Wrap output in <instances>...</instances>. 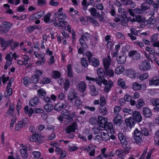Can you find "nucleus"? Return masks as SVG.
Listing matches in <instances>:
<instances>
[{"label": "nucleus", "instance_id": "23", "mask_svg": "<svg viewBox=\"0 0 159 159\" xmlns=\"http://www.w3.org/2000/svg\"><path fill=\"white\" fill-rule=\"evenodd\" d=\"M127 75L131 78H135L136 73L135 70L133 69H129L128 70L127 72Z\"/></svg>", "mask_w": 159, "mask_h": 159}, {"label": "nucleus", "instance_id": "28", "mask_svg": "<svg viewBox=\"0 0 159 159\" xmlns=\"http://www.w3.org/2000/svg\"><path fill=\"white\" fill-rule=\"evenodd\" d=\"M77 98H78V96H77L76 93H69L68 96V99L71 102L74 99H76Z\"/></svg>", "mask_w": 159, "mask_h": 159}, {"label": "nucleus", "instance_id": "20", "mask_svg": "<svg viewBox=\"0 0 159 159\" xmlns=\"http://www.w3.org/2000/svg\"><path fill=\"white\" fill-rule=\"evenodd\" d=\"M66 16L65 15L61 16V17H59L58 19V23L60 24V25L59 26H61L62 25H65V27L66 25L67 24V22L65 21L64 19L66 18Z\"/></svg>", "mask_w": 159, "mask_h": 159}, {"label": "nucleus", "instance_id": "8", "mask_svg": "<svg viewBox=\"0 0 159 159\" xmlns=\"http://www.w3.org/2000/svg\"><path fill=\"white\" fill-rule=\"evenodd\" d=\"M90 37L89 34L87 33H85L82 34L80 39V43L82 46H83L85 43V42L88 41Z\"/></svg>", "mask_w": 159, "mask_h": 159}, {"label": "nucleus", "instance_id": "22", "mask_svg": "<svg viewBox=\"0 0 159 159\" xmlns=\"http://www.w3.org/2000/svg\"><path fill=\"white\" fill-rule=\"evenodd\" d=\"M78 86L79 91L82 93H84L86 88V84L84 82L82 81L79 84Z\"/></svg>", "mask_w": 159, "mask_h": 159}, {"label": "nucleus", "instance_id": "47", "mask_svg": "<svg viewBox=\"0 0 159 159\" xmlns=\"http://www.w3.org/2000/svg\"><path fill=\"white\" fill-rule=\"evenodd\" d=\"M67 73L68 76L71 77L72 76L73 73L72 72V68L71 65L70 64H68L67 66Z\"/></svg>", "mask_w": 159, "mask_h": 159}, {"label": "nucleus", "instance_id": "63", "mask_svg": "<svg viewBox=\"0 0 159 159\" xmlns=\"http://www.w3.org/2000/svg\"><path fill=\"white\" fill-rule=\"evenodd\" d=\"M38 135H34L32 136H30L29 137V140L31 141L36 142L38 140Z\"/></svg>", "mask_w": 159, "mask_h": 159}, {"label": "nucleus", "instance_id": "46", "mask_svg": "<svg viewBox=\"0 0 159 159\" xmlns=\"http://www.w3.org/2000/svg\"><path fill=\"white\" fill-rule=\"evenodd\" d=\"M118 137L121 143L127 141L126 140V138L125 137L122 133H119L118 134Z\"/></svg>", "mask_w": 159, "mask_h": 159}, {"label": "nucleus", "instance_id": "12", "mask_svg": "<svg viewBox=\"0 0 159 159\" xmlns=\"http://www.w3.org/2000/svg\"><path fill=\"white\" fill-rule=\"evenodd\" d=\"M134 133L135 135L134 139L136 140V142L138 144L140 142L142 141V139L140 137L141 134V131H140L137 129H136L134 130Z\"/></svg>", "mask_w": 159, "mask_h": 159}, {"label": "nucleus", "instance_id": "54", "mask_svg": "<svg viewBox=\"0 0 159 159\" xmlns=\"http://www.w3.org/2000/svg\"><path fill=\"white\" fill-rule=\"evenodd\" d=\"M91 61L92 65L95 67L98 66L99 65V61L95 58H94Z\"/></svg>", "mask_w": 159, "mask_h": 159}, {"label": "nucleus", "instance_id": "43", "mask_svg": "<svg viewBox=\"0 0 159 159\" xmlns=\"http://www.w3.org/2000/svg\"><path fill=\"white\" fill-rule=\"evenodd\" d=\"M145 105V103L142 99H139L137 102L136 106L137 108H139Z\"/></svg>", "mask_w": 159, "mask_h": 159}, {"label": "nucleus", "instance_id": "36", "mask_svg": "<svg viewBox=\"0 0 159 159\" xmlns=\"http://www.w3.org/2000/svg\"><path fill=\"white\" fill-rule=\"evenodd\" d=\"M97 74L99 76V77L103 78L105 75V70L102 68H99L97 71Z\"/></svg>", "mask_w": 159, "mask_h": 159}, {"label": "nucleus", "instance_id": "42", "mask_svg": "<svg viewBox=\"0 0 159 159\" xmlns=\"http://www.w3.org/2000/svg\"><path fill=\"white\" fill-rule=\"evenodd\" d=\"M149 84L150 85H159V79H155V78H153L152 80H149Z\"/></svg>", "mask_w": 159, "mask_h": 159}, {"label": "nucleus", "instance_id": "51", "mask_svg": "<svg viewBox=\"0 0 159 159\" xmlns=\"http://www.w3.org/2000/svg\"><path fill=\"white\" fill-rule=\"evenodd\" d=\"M39 79V77H38L37 76L33 75L31 78V80L34 83L36 84L38 83Z\"/></svg>", "mask_w": 159, "mask_h": 159}, {"label": "nucleus", "instance_id": "45", "mask_svg": "<svg viewBox=\"0 0 159 159\" xmlns=\"http://www.w3.org/2000/svg\"><path fill=\"white\" fill-rule=\"evenodd\" d=\"M88 18L89 22L94 24L95 26H98L99 25L97 20L92 17H89Z\"/></svg>", "mask_w": 159, "mask_h": 159}, {"label": "nucleus", "instance_id": "14", "mask_svg": "<svg viewBox=\"0 0 159 159\" xmlns=\"http://www.w3.org/2000/svg\"><path fill=\"white\" fill-rule=\"evenodd\" d=\"M67 107L66 104L61 102H59L55 105L54 109L57 111H60L63 108H66Z\"/></svg>", "mask_w": 159, "mask_h": 159}, {"label": "nucleus", "instance_id": "16", "mask_svg": "<svg viewBox=\"0 0 159 159\" xmlns=\"http://www.w3.org/2000/svg\"><path fill=\"white\" fill-rule=\"evenodd\" d=\"M125 121L127 125L130 128H131V127L134 125V120L131 117H129L128 118H126L125 120Z\"/></svg>", "mask_w": 159, "mask_h": 159}, {"label": "nucleus", "instance_id": "25", "mask_svg": "<svg viewBox=\"0 0 159 159\" xmlns=\"http://www.w3.org/2000/svg\"><path fill=\"white\" fill-rule=\"evenodd\" d=\"M90 93L93 96H96L98 95V93L96 90L94 86H90Z\"/></svg>", "mask_w": 159, "mask_h": 159}, {"label": "nucleus", "instance_id": "29", "mask_svg": "<svg viewBox=\"0 0 159 159\" xmlns=\"http://www.w3.org/2000/svg\"><path fill=\"white\" fill-rule=\"evenodd\" d=\"M125 67L123 66H120L116 67L115 69V73L117 74H120L124 70Z\"/></svg>", "mask_w": 159, "mask_h": 159}, {"label": "nucleus", "instance_id": "48", "mask_svg": "<svg viewBox=\"0 0 159 159\" xmlns=\"http://www.w3.org/2000/svg\"><path fill=\"white\" fill-rule=\"evenodd\" d=\"M12 94V89L11 88H7L6 90L4 93V96L6 97H8Z\"/></svg>", "mask_w": 159, "mask_h": 159}, {"label": "nucleus", "instance_id": "27", "mask_svg": "<svg viewBox=\"0 0 159 159\" xmlns=\"http://www.w3.org/2000/svg\"><path fill=\"white\" fill-rule=\"evenodd\" d=\"M142 85L137 82H134L132 85L133 89L135 91L139 90L141 89Z\"/></svg>", "mask_w": 159, "mask_h": 159}, {"label": "nucleus", "instance_id": "35", "mask_svg": "<svg viewBox=\"0 0 159 159\" xmlns=\"http://www.w3.org/2000/svg\"><path fill=\"white\" fill-rule=\"evenodd\" d=\"M44 108L47 112H49L53 109V107L52 104L48 103L44 106Z\"/></svg>", "mask_w": 159, "mask_h": 159}, {"label": "nucleus", "instance_id": "19", "mask_svg": "<svg viewBox=\"0 0 159 159\" xmlns=\"http://www.w3.org/2000/svg\"><path fill=\"white\" fill-rule=\"evenodd\" d=\"M143 115L147 117H150L152 115L151 110L146 107L143 108Z\"/></svg>", "mask_w": 159, "mask_h": 159}, {"label": "nucleus", "instance_id": "39", "mask_svg": "<svg viewBox=\"0 0 159 159\" xmlns=\"http://www.w3.org/2000/svg\"><path fill=\"white\" fill-rule=\"evenodd\" d=\"M37 92L39 97L41 98H42L46 95V92L42 89H39Z\"/></svg>", "mask_w": 159, "mask_h": 159}, {"label": "nucleus", "instance_id": "60", "mask_svg": "<svg viewBox=\"0 0 159 159\" xmlns=\"http://www.w3.org/2000/svg\"><path fill=\"white\" fill-rule=\"evenodd\" d=\"M28 31L30 33H31L34 30L37 29V27L36 25L28 27L27 28Z\"/></svg>", "mask_w": 159, "mask_h": 159}, {"label": "nucleus", "instance_id": "57", "mask_svg": "<svg viewBox=\"0 0 159 159\" xmlns=\"http://www.w3.org/2000/svg\"><path fill=\"white\" fill-rule=\"evenodd\" d=\"M25 126V125L23 124L22 123L21 121H20L18 123L16 126L15 129L16 130H19L21 128Z\"/></svg>", "mask_w": 159, "mask_h": 159}, {"label": "nucleus", "instance_id": "18", "mask_svg": "<svg viewBox=\"0 0 159 159\" xmlns=\"http://www.w3.org/2000/svg\"><path fill=\"white\" fill-rule=\"evenodd\" d=\"M113 84L112 81L110 80L108 82V84L105 85L104 91L106 93L110 91L111 88L113 86Z\"/></svg>", "mask_w": 159, "mask_h": 159}, {"label": "nucleus", "instance_id": "3", "mask_svg": "<svg viewBox=\"0 0 159 159\" xmlns=\"http://www.w3.org/2000/svg\"><path fill=\"white\" fill-rule=\"evenodd\" d=\"M139 67L140 70L143 71L150 70L151 68V66L149 61L145 60L142 61L139 64Z\"/></svg>", "mask_w": 159, "mask_h": 159}, {"label": "nucleus", "instance_id": "61", "mask_svg": "<svg viewBox=\"0 0 159 159\" xmlns=\"http://www.w3.org/2000/svg\"><path fill=\"white\" fill-rule=\"evenodd\" d=\"M121 110V108L120 106H116L114 108V113L115 115H118V113Z\"/></svg>", "mask_w": 159, "mask_h": 159}, {"label": "nucleus", "instance_id": "6", "mask_svg": "<svg viewBox=\"0 0 159 159\" xmlns=\"http://www.w3.org/2000/svg\"><path fill=\"white\" fill-rule=\"evenodd\" d=\"M132 114L133 118L134 120L138 122H140L142 120V116L139 111H133Z\"/></svg>", "mask_w": 159, "mask_h": 159}, {"label": "nucleus", "instance_id": "32", "mask_svg": "<svg viewBox=\"0 0 159 159\" xmlns=\"http://www.w3.org/2000/svg\"><path fill=\"white\" fill-rule=\"evenodd\" d=\"M126 59V56L125 55H123L122 56H119L117 60L119 64H122L125 63Z\"/></svg>", "mask_w": 159, "mask_h": 159}, {"label": "nucleus", "instance_id": "34", "mask_svg": "<svg viewBox=\"0 0 159 159\" xmlns=\"http://www.w3.org/2000/svg\"><path fill=\"white\" fill-rule=\"evenodd\" d=\"M82 102L81 100L79 98L78 96V98L75 100L74 102V106L77 107H79L82 105Z\"/></svg>", "mask_w": 159, "mask_h": 159}, {"label": "nucleus", "instance_id": "58", "mask_svg": "<svg viewBox=\"0 0 159 159\" xmlns=\"http://www.w3.org/2000/svg\"><path fill=\"white\" fill-rule=\"evenodd\" d=\"M70 85V80L68 79H66L64 83V88L66 90L68 89Z\"/></svg>", "mask_w": 159, "mask_h": 159}, {"label": "nucleus", "instance_id": "52", "mask_svg": "<svg viewBox=\"0 0 159 159\" xmlns=\"http://www.w3.org/2000/svg\"><path fill=\"white\" fill-rule=\"evenodd\" d=\"M150 5L146 2L143 3L141 5V8L144 10L148 9L150 8Z\"/></svg>", "mask_w": 159, "mask_h": 159}, {"label": "nucleus", "instance_id": "13", "mask_svg": "<svg viewBox=\"0 0 159 159\" xmlns=\"http://www.w3.org/2000/svg\"><path fill=\"white\" fill-rule=\"evenodd\" d=\"M129 57H132L134 60L139 59L140 57L139 54L135 50L129 52Z\"/></svg>", "mask_w": 159, "mask_h": 159}, {"label": "nucleus", "instance_id": "15", "mask_svg": "<svg viewBox=\"0 0 159 159\" xmlns=\"http://www.w3.org/2000/svg\"><path fill=\"white\" fill-rule=\"evenodd\" d=\"M102 78L99 77L96 78H94L89 76L86 77V79L87 80H89V81L92 80L93 81H95L96 82V83L99 86H101L102 85Z\"/></svg>", "mask_w": 159, "mask_h": 159}, {"label": "nucleus", "instance_id": "64", "mask_svg": "<svg viewBox=\"0 0 159 159\" xmlns=\"http://www.w3.org/2000/svg\"><path fill=\"white\" fill-rule=\"evenodd\" d=\"M60 74L57 71H54L53 72V77L55 79H57L60 77Z\"/></svg>", "mask_w": 159, "mask_h": 159}, {"label": "nucleus", "instance_id": "56", "mask_svg": "<svg viewBox=\"0 0 159 159\" xmlns=\"http://www.w3.org/2000/svg\"><path fill=\"white\" fill-rule=\"evenodd\" d=\"M57 97V98L60 101L64 100L66 99V96L63 93H60Z\"/></svg>", "mask_w": 159, "mask_h": 159}, {"label": "nucleus", "instance_id": "33", "mask_svg": "<svg viewBox=\"0 0 159 159\" xmlns=\"http://www.w3.org/2000/svg\"><path fill=\"white\" fill-rule=\"evenodd\" d=\"M145 23H146V25H154L156 22V19L154 18L153 17L151 16L148 19L145 20Z\"/></svg>", "mask_w": 159, "mask_h": 159}, {"label": "nucleus", "instance_id": "17", "mask_svg": "<svg viewBox=\"0 0 159 159\" xmlns=\"http://www.w3.org/2000/svg\"><path fill=\"white\" fill-rule=\"evenodd\" d=\"M122 145V147L124 148L123 149H122L125 153V154H127L129 153V150L131 149V148L129 145H127V141L125 142L124 143H121Z\"/></svg>", "mask_w": 159, "mask_h": 159}, {"label": "nucleus", "instance_id": "38", "mask_svg": "<svg viewBox=\"0 0 159 159\" xmlns=\"http://www.w3.org/2000/svg\"><path fill=\"white\" fill-rule=\"evenodd\" d=\"M136 21L139 23L144 22L145 24L146 19L144 17L142 16L139 15L135 17Z\"/></svg>", "mask_w": 159, "mask_h": 159}, {"label": "nucleus", "instance_id": "2", "mask_svg": "<svg viewBox=\"0 0 159 159\" xmlns=\"http://www.w3.org/2000/svg\"><path fill=\"white\" fill-rule=\"evenodd\" d=\"M12 26V24L6 21H0V33H7Z\"/></svg>", "mask_w": 159, "mask_h": 159}, {"label": "nucleus", "instance_id": "24", "mask_svg": "<svg viewBox=\"0 0 159 159\" xmlns=\"http://www.w3.org/2000/svg\"><path fill=\"white\" fill-rule=\"evenodd\" d=\"M39 100L37 97H34L31 99L29 102V105L31 106H35L39 102Z\"/></svg>", "mask_w": 159, "mask_h": 159}, {"label": "nucleus", "instance_id": "44", "mask_svg": "<svg viewBox=\"0 0 159 159\" xmlns=\"http://www.w3.org/2000/svg\"><path fill=\"white\" fill-rule=\"evenodd\" d=\"M51 14L50 12H49L43 18V20L45 23H48L51 22L50 18L51 16Z\"/></svg>", "mask_w": 159, "mask_h": 159}, {"label": "nucleus", "instance_id": "21", "mask_svg": "<svg viewBox=\"0 0 159 159\" xmlns=\"http://www.w3.org/2000/svg\"><path fill=\"white\" fill-rule=\"evenodd\" d=\"M105 75L106 76L113 77L114 75V72L113 70L110 69L109 68L104 69Z\"/></svg>", "mask_w": 159, "mask_h": 159}, {"label": "nucleus", "instance_id": "7", "mask_svg": "<svg viewBox=\"0 0 159 159\" xmlns=\"http://www.w3.org/2000/svg\"><path fill=\"white\" fill-rule=\"evenodd\" d=\"M111 62V60L109 55L104 58L103 60V66L104 69L110 67Z\"/></svg>", "mask_w": 159, "mask_h": 159}, {"label": "nucleus", "instance_id": "11", "mask_svg": "<svg viewBox=\"0 0 159 159\" xmlns=\"http://www.w3.org/2000/svg\"><path fill=\"white\" fill-rule=\"evenodd\" d=\"M98 123L99 124L100 126L102 127L105 126L107 121V118L104 117L102 116H98Z\"/></svg>", "mask_w": 159, "mask_h": 159}, {"label": "nucleus", "instance_id": "26", "mask_svg": "<svg viewBox=\"0 0 159 159\" xmlns=\"http://www.w3.org/2000/svg\"><path fill=\"white\" fill-rule=\"evenodd\" d=\"M24 111L25 112L26 114H28L29 117H31L32 114L34 112V111L32 108H30L29 110V107L28 106H26L24 108Z\"/></svg>", "mask_w": 159, "mask_h": 159}, {"label": "nucleus", "instance_id": "62", "mask_svg": "<svg viewBox=\"0 0 159 159\" xmlns=\"http://www.w3.org/2000/svg\"><path fill=\"white\" fill-rule=\"evenodd\" d=\"M29 78L28 77H25L23 79V83L26 86H27L29 84Z\"/></svg>", "mask_w": 159, "mask_h": 159}, {"label": "nucleus", "instance_id": "40", "mask_svg": "<svg viewBox=\"0 0 159 159\" xmlns=\"http://www.w3.org/2000/svg\"><path fill=\"white\" fill-rule=\"evenodd\" d=\"M101 107L100 109V112L103 115H105L107 112V108L106 105L100 106Z\"/></svg>", "mask_w": 159, "mask_h": 159}, {"label": "nucleus", "instance_id": "49", "mask_svg": "<svg viewBox=\"0 0 159 159\" xmlns=\"http://www.w3.org/2000/svg\"><path fill=\"white\" fill-rule=\"evenodd\" d=\"M81 63L82 66L87 67L88 66V62L87 59L85 57H83L81 59Z\"/></svg>", "mask_w": 159, "mask_h": 159}, {"label": "nucleus", "instance_id": "31", "mask_svg": "<svg viewBox=\"0 0 159 159\" xmlns=\"http://www.w3.org/2000/svg\"><path fill=\"white\" fill-rule=\"evenodd\" d=\"M101 138L103 141H107L110 139V136L108 133L104 132L101 133Z\"/></svg>", "mask_w": 159, "mask_h": 159}, {"label": "nucleus", "instance_id": "41", "mask_svg": "<svg viewBox=\"0 0 159 159\" xmlns=\"http://www.w3.org/2000/svg\"><path fill=\"white\" fill-rule=\"evenodd\" d=\"M118 84L119 86L123 89H125L126 88L125 83L122 79H119Z\"/></svg>", "mask_w": 159, "mask_h": 159}, {"label": "nucleus", "instance_id": "30", "mask_svg": "<svg viewBox=\"0 0 159 159\" xmlns=\"http://www.w3.org/2000/svg\"><path fill=\"white\" fill-rule=\"evenodd\" d=\"M121 117L119 115H117L114 118L113 122L115 124H121Z\"/></svg>", "mask_w": 159, "mask_h": 159}, {"label": "nucleus", "instance_id": "50", "mask_svg": "<svg viewBox=\"0 0 159 159\" xmlns=\"http://www.w3.org/2000/svg\"><path fill=\"white\" fill-rule=\"evenodd\" d=\"M14 109L15 107L14 104L11 103L10 105L7 113L10 114H13L14 112Z\"/></svg>", "mask_w": 159, "mask_h": 159}, {"label": "nucleus", "instance_id": "55", "mask_svg": "<svg viewBox=\"0 0 159 159\" xmlns=\"http://www.w3.org/2000/svg\"><path fill=\"white\" fill-rule=\"evenodd\" d=\"M34 157L35 158H39L41 156L40 152L39 151H34L32 152Z\"/></svg>", "mask_w": 159, "mask_h": 159}, {"label": "nucleus", "instance_id": "4", "mask_svg": "<svg viewBox=\"0 0 159 159\" xmlns=\"http://www.w3.org/2000/svg\"><path fill=\"white\" fill-rule=\"evenodd\" d=\"M78 129L77 123L75 122H73L71 125L67 126L65 129L66 134H69L71 133L75 132L76 129Z\"/></svg>", "mask_w": 159, "mask_h": 159}, {"label": "nucleus", "instance_id": "53", "mask_svg": "<svg viewBox=\"0 0 159 159\" xmlns=\"http://www.w3.org/2000/svg\"><path fill=\"white\" fill-rule=\"evenodd\" d=\"M89 11L91 13V15L93 16H95L97 14L96 9L93 7L89 9Z\"/></svg>", "mask_w": 159, "mask_h": 159}, {"label": "nucleus", "instance_id": "10", "mask_svg": "<svg viewBox=\"0 0 159 159\" xmlns=\"http://www.w3.org/2000/svg\"><path fill=\"white\" fill-rule=\"evenodd\" d=\"M152 104L155 106L153 108L154 111L159 112V98H153L151 100Z\"/></svg>", "mask_w": 159, "mask_h": 159}, {"label": "nucleus", "instance_id": "1", "mask_svg": "<svg viewBox=\"0 0 159 159\" xmlns=\"http://www.w3.org/2000/svg\"><path fill=\"white\" fill-rule=\"evenodd\" d=\"M61 115L64 119L70 121H72L73 120V118H75L76 117V115L74 112L71 113V111L67 109H64L61 111Z\"/></svg>", "mask_w": 159, "mask_h": 159}, {"label": "nucleus", "instance_id": "59", "mask_svg": "<svg viewBox=\"0 0 159 159\" xmlns=\"http://www.w3.org/2000/svg\"><path fill=\"white\" fill-rule=\"evenodd\" d=\"M115 154L117 156H119L123 154H125L124 151L121 149L116 150L115 152Z\"/></svg>", "mask_w": 159, "mask_h": 159}, {"label": "nucleus", "instance_id": "5", "mask_svg": "<svg viewBox=\"0 0 159 159\" xmlns=\"http://www.w3.org/2000/svg\"><path fill=\"white\" fill-rule=\"evenodd\" d=\"M13 42V39H9L6 41L4 39L2 38L1 44L2 46L4 47L2 51L5 50L6 48L9 46H11Z\"/></svg>", "mask_w": 159, "mask_h": 159}, {"label": "nucleus", "instance_id": "37", "mask_svg": "<svg viewBox=\"0 0 159 159\" xmlns=\"http://www.w3.org/2000/svg\"><path fill=\"white\" fill-rule=\"evenodd\" d=\"M20 151L23 158H26L28 157L27 151L26 148L21 149Z\"/></svg>", "mask_w": 159, "mask_h": 159}, {"label": "nucleus", "instance_id": "9", "mask_svg": "<svg viewBox=\"0 0 159 159\" xmlns=\"http://www.w3.org/2000/svg\"><path fill=\"white\" fill-rule=\"evenodd\" d=\"M103 128H104L109 133H111V134H113L114 133V129H113L112 124L110 122H107L106 124L104 126Z\"/></svg>", "mask_w": 159, "mask_h": 159}]
</instances>
